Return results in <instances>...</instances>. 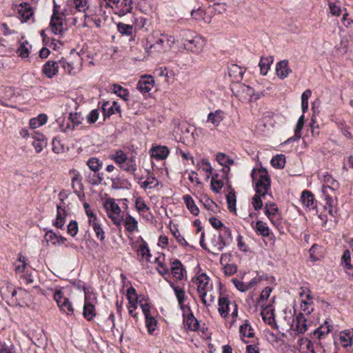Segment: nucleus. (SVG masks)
I'll use <instances>...</instances> for the list:
<instances>
[{"label": "nucleus", "instance_id": "obj_1", "mask_svg": "<svg viewBox=\"0 0 353 353\" xmlns=\"http://www.w3.org/2000/svg\"><path fill=\"white\" fill-rule=\"evenodd\" d=\"M251 176L255 183L256 192L259 194L262 192V195H268L270 189V178L267 170L264 168L253 169Z\"/></svg>", "mask_w": 353, "mask_h": 353}, {"label": "nucleus", "instance_id": "obj_2", "mask_svg": "<svg viewBox=\"0 0 353 353\" xmlns=\"http://www.w3.org/2000/svg\"><path fill=\"white\" fill-rule=\"evenodd\" d=\"M85 292L84 305H83V317L88 321H92L96 316L95 307L98 303L96 294L90 292L83 288Z\"/></svg>", "mask_w": 353, "mask_h": 353}, {"label": "nucleus", "instance_id": "obj_3", "mask_svg": "<svg viewBox=\"0 0 353 353\" xmlns=\"http://www.w3.org/2000/svg\"><path fill=\"white\" fill-rule=\"evenodd\" d=\"M218 312L221 317L225 319L229 316V312L232 310L233 322L238 316V307L235 301H230L228 297L221 296L218 301Z\"/></svg>", "mask_w": 353, "mask_h": 353}, {"label": "nucleus", "instance_id": "obj_4", "mask_svg": "<svg viewBox=\"0 0 353 353\" xmlns=\"http://www.w3.org/2000/svg\"><path fill=\"white\" fill-rule=\"evenodd\" d=\"M194 283L196 285L197 292L204 305L207 304L205 296L209 290H212V284L210 283V278L206 274L202 273L194 279Z\"/></svg>", "mask_w": 353, "mask_h": 353}, {"label": "nucleus", "instance_id": "obj_5", "mask_svg": "<svg viewBox=\"0 0 353 353\" xmlns=\"http://www.w3.org/2000/svg\"><path fill=\"white\" fill-rule=\"evenodd\" d=\"M104 208L107 211L108 217L116 225H119L123 220V216L119 205L113 199H108L104 203Z\"/></svg>", "mask_w": 353, "mask_h": 353}, {"label": "nucleus", "instance_id": "obj_6", "mask_svg": "<svg viewBox=\"0 0 353 353\" xmlns=\"http://www.w3.org/2000/svg\"><path fill=\"white\" fill-rule=\"evenodd\" d=\"M89 10V2L88 0H70L66 7L62 10L64 17L74 15L77 12H86Z\"/></svg>", "mask_w": 353, "mask_h": 353}, {"label": "nucleus", "instance_id": "obj_7", "mask_svg": "<svg viewBox=\"0 0 353 353\" xmlns=\"http://www.w3.org/2000/svg\"><path fill=\"white\" fill-rule=\"evenodd\" d=\"M62 17H64L62 14V11L59 12V6L54 4L53 14L50 20V28L52 32L55 34L62 35L63 33V19Z\"/></svg>", "mask_w": 353, "mask_h": 353}, {"label": "nucleus", "instance_id": "obj_8", "mask_svg": "<svg viewBox=\"0 0 353 353\" xmlns=\"http://www.w3.org/2000/svg\"><path fill=\"white\" fill-rule=\"evenodd\" d=\"M54 299L62 312L66 314L68 316L73 314L74 309L72 303L69 301L68 298L63 295L61 290H56L54 294Z\"/></svg>", "mask_w": 353, "mask_h": 353}, {"label": "nucleus", "instance_id": "obj_9", "mask_svg": "<svg viewBox=\"0 0 353 353\" xmlns=\"http://www.w3.org/2000/svg\"><path fill=\"white\" fill-rule=\"evenodd\" d=\"M205 44V41L200 36L192 39H186L183 42L184 48L194 54L200 53Z\"/></svg>", "mask_w": 353, "mask_h": 353}, {"label": "nucleus", "instance_id": "obj_10", "mask_svg": "<svg viewBox=\"0 0 353 353\" xmlns=\"http://www.w3.org/2000/svg\"><path fill=\"white\" fill-rule=\"evenodd\" d=\"M133 9L132 0H120L113 9L114 13L119 17H123L131 13Z\"/></svg>", "mask_w": 353, "mask_h": 353}, {"label": "nucleus", "instance_id": "obj_11", "mask_svg": "<svg viewBox=\"0 0 353 353\" xmlns=\"http://www.w3.org/2000/svg\"><path fill=\"white\" fill-rule=\"evenodd\" d=\"M278 211V208L274 203H271L270 205L268 203L265 204V214L268 217L271 223L277 228H279L281 225L279 219L280 216Z\"/></svg>", "mask_w": 353, "mask_h": 353}, {"label": "nucleus", "instance_id": "obj_12", "mask_svg": "<svg viewBox=\"0 0 353 353\" xmlns=\"http://www.w3.org/2000/svg\"><path fill=\"white\" fill-rule=\"evenodd\" d=\"M31 135L32 138L34 139L32 143V146L34 148L35 151L37 153L41 152L47 145V142L43 134L37 131H32Z\"/></svg>", "mask_w": 353, "mask_h": 353}, {"label": "nucleus", "instance_id": "obj_13", "mask_svg": "<svg viewBox=\"0 0 353 353\" xmlns=\"http://www.w3.org/2000/svg\"><path fill=\"white\" fill-rule=\"evenodd\" d=\"M296 346L300 353H316L312 342L307 338L299 337Z\"/></svg>", "mask_w": 353, "mask_h": 353}, {"label": "nucleus", "instance_id": "obj_14", "mask_svg": "<svg viewBox=\"0 0 353 353\" xmlns=\"http://www.w3.org/2000/svg\"><path fill=\"white\" fill-rule=\"evenodd\" d=\"M154 81L151 76H144L139 81L137 88L142 93L150 92L154 87Z\"/></svg>", "mask_w": 353, "mask_h": 353}, {"label": "nucleus", "instance_id": "obj_15", "mask_svg": "<svg viewBox=\"0 0 353 353\" xmlns=\"http://www.w3.org/2000/svg\"><path fill=\"white\" fill-rule=\"evenodd\" d=\"M339 340L341 343V345L349 351L351 350V352H352V343H353V335L351 334V332L349 330H343L340 332L339 334Z\"/></svg>", "mask_w": 353, "mask_h": 353}, {"label": "nucleus", "instance_id": "obj_16", "mask_svg": "<svg viewBox=\"0 0 353 353\" xmlns=\"http://www.w3.org/2000/svg\"><path fill=\"white\" fill-rule=\"evenodd\" d=\"M58 63L54 61H48L43 66V73L49 79H52L58 73Z\"/></svg>", "mask_w": 353, "mask_h": 353}, {"label": "nucleus", "instance_id": "obj_17", "mask_svg": "<svg viewBox=\"0 0 353 353\" xmlns=\"http://www.w3.org/2000/svg\"><path fill=\"white\" fill-rule=\"evenodd\" d=\"M341 265L346 270V273L350 277L353 276V265L351 264V253L349 250H345L341 260Z\"/></svg>", "mask_w": 353, "mask_h": 353}, {"label": "nucleus", "instance_id": "obj_18", "mask_svg": "<svg viewBox=\"0 0 353 353\" xmlns=\"http://www.w3.org/2000/svg\"><path fill=\"white\" fill-rule=\"evenodd\" d=\"M276 72L281 79H284L292 72V70L288 65V61L283 60L277 63L276 66Z\"/></svg>", "mask_w": 353, "mask_h": 353}, {"label": "nucleus", "instance_id": "obj_19", "mask_svg": "<svg viewBox=\"0 0 353 353\" xmlns=\"http://www.w3.org/2000/svg\"><path fill=\"white\" fill-rule=\"evenodd\" d=\"M18 13L22 22H26L34 14V12L28 3H21L18 9Z\"/></svg>", "mask_w": 353, "mask_h": 353}, {"label": "nucleus", "instance_id": "obj_20", "mask_svg": "<svg viewBox=\"0 0 353 353\" xmlns=\"http://www.w3.org/2000/svg\"><path fill=\"white\" fill-rule=\"evenodd\" d=\"M170 286L172 288L174 292V294L176 297L179 305L182 309L184 305L185 300V292L183 287L175 285L173 282L168 281Z\"/></svg>", "mask_w": 353, "mask_h": 353}, {"label": "nucleus", "instance_id": "obj_21", "mask_svg": "<svg viewBox=\"0 0 353 353\" xmlns=\"http://www.w3.org/2000/svg\"><path fill=\"white\" fill-rule=\"evenodd\" d=\"M102 110L105 117H109L116 112L121 114V107L117 101H113L112 103L109 101L105 102L103 104Z\"/></svg>", "mask_w": 353, "mask_h": 353}, {"label": "nucleus", "instance_id": "obj_22", "mask_svg": "<svg viewBox=\"0 0 353 353\" xmlns=\"http://www.w3.org/2000/svg\"><path fill=\"white\" fill-rule=\"evenodd\" d=\"M307 319L303 313H299L296 317L295 321H294L295 324L296 329L295 330L299 334H303L307 330L308 324L307 323Z\"/></svg>", "mask_w": 353, "mask_h": 353}, {"label": "nucleus", "instance_id": "obj_23", "mask_svg": "<svg viewBox=\"0 0 353 353\" xmlns=\"http://www.w3.org/2000/svg\"><path fill=\"white\" fill-rule=\"evenodd\" d=\"M120 168L129 174H134L137 170L136 157L134 155L128 157L127 160L121 165Z\"/></svg>", "mask_w": 353, "mask_h": 353}, {"label": "nucleus", "instance_id": "obj_24", "mask_svg": "<svg viewBox=\"0 0 353 353\" xmlns=\"http://www.w3.org/2000/svg\"><path fill=\"white\" fill-rule=\"evenodd\" d=\"M171 272L173 276L177 280H181L183 278L184 274L186 273L181 262L179 259H175L172 263Z\"/></svg>", "mask_w": 353, "mask_h": 353}, {"label": "nucleus", "instance_id": "obj_25", "mask_svg": "<svg viewBox=\"0 0 353 353\" xmlns=\"http://www.w3.org/2000/svg\"><path fill=\"white\" fill-rule=\"evenodd\" d=\"M223 119L224 112L217 110L208 114L206 122L212 123L214 127H217Z\"/></svg>", "mask_w": 353, "mask_h": 353}, {"label": "nucleus", "instance_id": "obj_26", "mask_svg": "<svg viewBox=\"0 0 353 353\" xmlns=\"http://www.w3.org/2000/svg\"><path fill=\"white\" fill-rule=\"evenodd\" d=\"M301 199L303 205L309 210H313L316 208V205L314 203V195L310 191L304 190L302 192Z\"/></svg>", "mask_w": 353, "mask_h": 353}, {"label": "nucleus", "instance_id": "obj_27", "mask_svg": "<svg viewBox=\"0 0 353 353\" xmlns=\"http://www.w3.org/2000/svg\"><path fill=\"white\" fill-rule=\"evenodd\" d=\"M184 326L190 331H196L199 329V321L192 312L184 318Z\"/></svg>", "mask_w": 353, "mask_h": 353}, {"label": "nucleus", "instance_id": "obj_28", "mask_svg": "<svg viewBox=\"0 0 353 353\" xmlns=\"http://www.w3.org/2000/svg\"><path fill=\"white\" fill-rule=\"evenodd\" d=\"M66 212L60 205L57 206V217L53 225L57 228H62L65 224Z\"/></svg>", "mask_w": 353, "mask_h": 353}, {"label": "nucleus", "instance_id": "obj_29", "mask_svg": "<svg viewBox=\"0 0 353 353\" xmlns=\"http://www.w3.org/2000/svg\"><path fill=\"white\" fill-rule=\"evenodd\" d=\"M127 154L121 150H116L112 151L110 154V159L113 160L119 168L127 160Z\"/></svg>", "mask_w": 353, "mask_h": 353}, {"label": "nucleus", "instance_id": "obj_30", "mask_svg": "<svg viewBox=\"0 0 353 353\" xmlns=\"http://www.w3.org/2000/svg\"><path fill=\"white\" fill-rule=\"evenodd\" d=\"M214 251H211L212 254H218L219 252L223 250L225 246H226L229 242L227 239H224L221 234H219L218 240L214 239L212 241Z\"/></svg>", "mask_w": 353, "mask_h": 353}, {"label": "nucleus", "instance_id": "obj_31", "mask_svg": "<svg viewBox=\"0 0 353 353\" xmlns=\"http://www.w3.org/2000/svg\"><path fill=\"white\" fill-rule=\"evenodd\" d=\"M239 332L245 343H248V341L244 340L245 337L253 338L254 336V330L248 321H245V323L240 326Z\"/></svg>", "mask_w": 353, "mask_h": 353}, {"label": "nucleus", "instance_id": "obj_32", "mask_svg": "<svg viewBox=\"0 0 353 353\" xmlns=\"http://www.w3.org/2000/svg\"><path fill=\"white\" fill-rule=\"evenodd\" d=\"M169 154V150L165 146H157L152 149V157L157 160L165 159Z\"/></svg>", "mask_w": 353, "mask_h": 353}, {"label": "nucleus", "instance_id": "obj_33", "mask_svg": "<svg viewBox=\"0 0 353 353\" xmlns=\"http://www.w3.org/2000/svg\"><path fill=\"white\" fill-rule=\"evenodd\" d=\"M183 200L190 213L194 216H197L199 213V208L196 205L192 196L189 194H185L183 196Z\"/></svg>", "mask_w": 353, "mask_h": 353}, {"label": "nucleus", "instance_id": "obj_34", "mask_svg": "<svg viewBox=\"0 0 353 353\" xmlns=\"http://www.w3.org/2000/svg\"><path fill=\"white\" fill-rule=\"evenodd\" d=\"M304 125V114H302L297 121L296 128L294 129V135L289 138L286 142L290 143L292 141H297L301 137V131Z\"/></svg>", "mask_w": 353, "mask_h": 353}, {"label": "nucleus", "instance_id": "obj_35", "mask_svg": "<svg viewBox=\"0 0 353 353\" xmlns=\"http://www.w3.org/2000/svg\"><path fill=\"white\" fill-rule=\"evenodd\" d=\"M216 160L221 165L225 167L223 169L225 172L229 171V165L234 163V160L224 153H218L216 154Z\"/></svg>", "mask_w": 353, "mask_h": 353}, {"label": "nucleus", "instance_id": "obj_36", "mask_svg": "<svg viewBox=\"0 0 353 353\" xmlns=\"http://www.w3.org/2000/svg\"><path fill=\"white\" fill-rule=\"evenodd\" d=\"M123 221L125 228L128 232L132 233L137 230L138 222L132 216L128 215Z\"/></svg>", "mask_w": 353, "mask_h": 353}, {"label": "nucleus", "instance_id": "obj_37", "mask_svg": "<svg viewBox=\"0 0 353 353\" xmlns=\"http://www.w3.org/2000/svg\"><path fill=\"white\" fill-rule=\"evenodd\" d=\"M112 91L124 101H128L129 99V91L128 89L123 88L120 85L113 84L112 86Z\"/></svg>", "mask_w": 353, "mask_h": 353}, {"label": "nucleus", "instance_id": "obj_38", "mask_svg": "<svg viewBox=\"0 0 353 353\" xmlns=\"http://www.w3.org/2000/svg\"><path fill=\"white\" fill-rule=\"evenodd\" d=\"M48 117L44 114H41L35 118L30 120L29 125L32 130L36 129L47 122Z\"/></svg>", "mask_w": 353, "mask_h": 353}, {"label": "nucleus", "instance_id": "obj_39", "mask_svg": "<svg viewBox=\"0 0 353 353\" xmlns=\"http://www.w3.org/2000/svg\"><path fill=\"white\" fill-rule=\"evenodd\" d=\"M228 74L230 77H233L236 81L241 80L244 74V70L236 64H232L228 68Z\"/></svg>", "mask_w": 353, "mask_h": 353}, {"label": "nucleus", "instance_id": "obj_40", "mask_svg": "<svg viewBox=\"0 0 353 353\" xmlns=\"http://www.w3.org/2000/svg\"><path fill=\"white\" fill-rule=\"evenodd\" d=\"M331 327L332 326L326 321H325V325H321L314 331V334L317 336V339H321L330 332Z\"/></svg>", "mask_w": 353, "mask_h": 353}, {"label": "nucleus", "instance_id": "obj_41", "mask_svg": "<svg viewBox=\"0 0 353 353\" xmlns=\"http://www.w3.org/2000/svg\"><path fill=\"white\" fill-rule=\"evenodd\" d=\"M331 327L332 326L326 321H325V325H321L314 331V334L317 336V339H321L330 332Z\"/></svg>", "mask_w": 353, "mask_h": 353}, {"label": "nucleus", "instance_id": "obj_42", "mask_svg": "<svg viewBox=\"0 0 353 353\" xmlns=\"http://www.w3.org/2000/svg\"><path fill=\"white\" fill-rule=\"evenodd\" d=\"M255 230L263 236H269L270 234V230L267 225V223L262 221H258L256 223Z\"/></svg>", "mask_w": 353, "mask_h": 353}, {"label": "nucleus", "instance_id": "obj_43", "mask_svg": "<svg viewBox=\"0 0 353 353\" xmlns=\"http://www.w3.org/2000/svg\"><path fill=\"white\" fill-rule=\"evenodd\" d=\"M117 30L119 33H121L122 35L125 36H130L133 33L134 30V26L133 25H129L125 24L122 22H119L117 23Z\"/></svg>", "mask_w": 353, "mask_h": 353}, {"label": "nucleus", "instance_id": "obj_44", "mask_svg": "<svg viewBox=\"0 0 353 353\" xmlns=\"http://www.w3.org/2000/svg\"><path fill=\"white\" fill-rule=\"evenodd\" d=\"M270 163L274 168L282 169L285 164V157L284 154H277L272 159Z\"/></svg>", "mask_w": 353, "mask_h": 353}, {"label": "nucleus", "instance_id": "obj_45", "mask_svg": "<svg viewBox=\"0 0 353 353\" xmlns=\"http://www.w3.org/2000/svg\"><path fill=\"white\" fill-rule=\"evenodd\" d=\"M52 150L57 154L63 153L68 150V148L65 145L61 140L54 139L52 141Z\"/></svg>", "mask_w": 353, "mask_h": 353}, {"label": "nucleus", "instance_id": "obj_46", "mask_svg": "<svg viewBox=\"0 0 353 353\" xmlns=\"http://www.w3.org/2000/svg\"><path fill=\"white\" fill-rule=\"evenodd\" d=\"M272 58L261 57L259 66L260 68L261 74L262 75H266L270 66V63H272Z\"/></svg>", "mask_w": 353, "mask_h": 353}, {"label": "nucleus", "instance_id": "obj_47", "mask_svg": "<svg viewBox=\"0 0 353 353\" xmlns=\"http://www.w3.org/2000/svg\"><path fill=\"white\" fill-rule=\"evenodd\" d=\"M150 49H154V50L157 52L165 51L168 49V47H166V44L162 34H161L160 37L158 38L154 43L150 45Z\"/></svg>", "mask_w": 353, "mask_h": 353}, {"label": "nucleus", "instance_id": "obj_48", "mask_svg": "<svg viewBox=\"0 0 353 353\" xmlns=\"http://www.w3.org/2000/svg\"><path fill=\"white\" fill-rule=\"evenodd\" d=\"M137 254L139 256H141L143 259L145 258L148 262L150 261V257L151 256V254L145 242H143L139 245L137 250Z\"/></svg>", "mask_w": 353, "mask_h": 353}, {"label": "nucleus", "instance_id": "obj_49", "mask_svg": "<svg viewBox=\"0 0 353 353\" xmlns=\"http://www.w3.org/2000/svg\"><path fill=\"white\" fill-rule=\"evenodd\" d=\"M87 165L92 171L97 172L102 167L103 163L99 159L92 157L87 161Z\"/></svg>", "mask_w": 353, "mask_h": 353}, {"label": "nucleus", "instance_id": "obj_50", "mask_svg": "<svg viewBox=\"0 0 353 353\" xmlns=\"http://www.w3.org/2000/svg\"><path fill=\"white\" fill-rule=\"evenodd\" d=\"M261 315L263 316V320L268 323L269 325H272L274 323V316L273 310H272L270 307H267L261 312Z\"/></svg>", "mask_w": 353, "mask_h": 353}, {"label": "nucleus", "instance_id": "obj_51", "mask_svg": "<svg viewBox=\"0 0 353 353\" xmlns=\"http://www.w3.org/2000/svg\"><path fill=\"white\" fill-rule=\"evenodd\" d=\"M266 195H262V192L261 194L256 193L252 198V204L255 210H259L261 209L263 206V199H265Z\"/></svg>", "mask_w": 353, "mask_h": 353}, {"label": "nucleus", "instance_id": "obj_52", "mask_svg": "<svg viewBox=\"0 0 353 353\" xmlns=\"http://www.w3.org/2000/svg\"><path fill=\"white\" fill-rule=\"evenodd\" d=\"M312 92L310 89L305 90L301 95V108L303 113H305L308 109V99L310 97Z\"/></svg>", "mask_w": 353, "mask_h": 353}, {"label": "nucleus", "instance_id": "obj_53", "mask_svg": "<svg viewBox=\"0 0 353 353\" xmlns=\"http://www.w3.org/2000/svg\"><path fill=\"white\" fill-rule=\"evenodd\" d=\"M325 185L332 190H337L339 187V182L335 180L331 175H325L324 177Z\"/></svg>", "mask_w": 353, "mask_h": 353}, {"label": "nucleus", "instance_id": "obj_54", "mask_svg": "<svg viewBox=\"0 0 353 353\" xmlns=\"http://www.w3.org/2000/svg\"><path fill=\"white\" fill-rule=\"evenodd\" d=\"M201 202L203 203L204 207L210 211L215 212V208H217V205L214 201L210 199L207 196H204L201 200Z\"/></svg>", "mask_w": 353, "mask_h": 353}, {"label": "nucleus", "instance_id": "obj_55", "mask_svg": "<svg viewBox=\"0 0 353 353\" xmlns=\"http://www.w3.org/2000/svg\"><path fill=\"white\" fill-rule=\"evenodd\" d=\"M135 207L139 213L148 212L150 208L146 205L142 197H138L135 201Z\"/></svg>", "mask_w": 353, "mask_h": 353}, {"label": "nucleus", "instance_id": "obj_56", "mask_svg": "<svg viewBox=\"0 0 353 353\" xmlns=\"http://www.w3.org/2000/svg\"><path fill=\"white\" fill-rule=\"evenodd\" d=\"M228 208L230 212L236 211V196L234 192L227 195Z\"/></svg>", "mask_w": 353, "mask_h": 353}, {"label": "nucleus", "instance_id": "obj_57", "mask_svg": "<svg viewBox=\"0 0 353 353\" xmlns=\"http://www.w3.org/2000/svg\"><path fill=\"white\" fill-rule=\"evenodd\" d=\"M69 119L74 128L75 126H78L82 123L83 117L80 112H74L70 114Z\"/></svg>", "mask_w": 353, "mask_h": 353}, {"label": "nucleus", "instance_id": "obj_58", "mask_svg": "<svg viewBox=\"0 0 353 353\" xmlns=\"http://www.w3.org/2000/svg\"><path fill=\"white\" fill-rule=\"evenodd\" d=\"M145 325L148 328V330L150 333H152L153 331L155 330L157 321L154 319V317L150 316V314L145 316Z\"/></svg>", "mask_w": 353, "mask_h": 353}, {"label": "nucleus", "instance_id": "obj_59", "mask_svg": "<svg viewBox=\"0 0 353 353\" xmlns=\"http://www.w3.org/2000/svg\"><path fill=\"white\" fill-rule=\"evenodd\" d=\"M60 65L63 68L65 72H67L69 74H74V67L72 63L68 62L66 59L62 58L59 61Z\"/></svg>", "mask_w": 353, "mask_h": 353}, {"label": "nucleus", "instance_id": "obj_60", "mask_svg": "<svg viewBox=\"0 0 353 353\" xmlns=\"http://www.w3.org/2000/svg\"><path fill=\"white\" fill-rule=\"evenodd\" d=\"M138 303H139L140 307L142 310V312H143L144 316L150 314V305L147 299H145L144 298H141L140 299H139Z\"/></svg>", "mask_w": 353, "mask_h": 353}, {"label": "nucleus", "instance_id": "obj_61", "mask_svg": "<svg viewBox=\"0 0 353 353\" xmlns=\"http://www.w3.org/2000/svg\"><path fill=\"white\" fill-rule=\"evenodd\" d=\"M58 235L53 232L52 230L47 231L45 234V238L48 242H51L53 245H56L59 243Z\"/></svg>", "mask_w": 353, "mask_h": 353}, {"label": "nucleus", "instance_id": "obj_62", "mask_svg": "<svg viewBox=\"0 0 353 353\" xmlns=\"http://www.w3.org/2000/svg\"><path fill=\"white\" fill-rule=\"evenodd\" d=\"M232 282L235 287L236 288V289L240 292H245L249 290V288L248 286L247 283H244L241 281L238 280L237 279H233Z\"/></svg>", "mask_w": 353, "mask_h": 353}, {"label": "nucleus", "instance_id": "obj_63", "mask_svg": "<svg viewBox=\"0 0 353 353\" xmlns=\"http://www.w3.org/2000/svg\"><path fill=\"white\" fill-rule=\"evenodd\" d=\"M68 233L72 236H74L78 232V224L76 221H71L67 227Z\"/></svg>", "mask_w": 353, "mask_h": 353}, {"label": "nucleus", "instance_id": "obj_64", "mask_svg": "<svg viewBox=\"0 0 353 353\" xmlns=\"http://www.w3.org/2000/svg\"><path fill=\"white\" fill-rule=\"evenodd\" d=\"M99 112L97 109L92 110L90 112V113L87 115L86 119L88 123H95L99 118Z\"/></svg>", "mask_w": 353, "mask_h": 353}]
</instances>
